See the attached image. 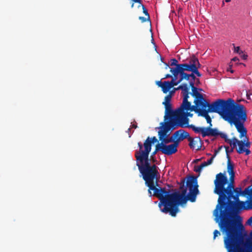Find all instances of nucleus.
Masks as SVG:
<instances>
[{"instance_id": "obj_33", "label": "nucleus", "mask_w": 252, "mask_h": 252, "mask_svg": "<svg viewBox=\"0 0 252 252\" xmlns=\"http://www.w3.org/2000/svg\"><path fill=\"white\" fill-rule=\"evenodd\" d=\"M147 138H149V141L151 143L152 145L158 141L157 138L155 136H153L152 137L148 136Z\"/></svg>"}, {"instance_id": "obj_17", "label": "nucleus", "mask_w": 252, "mask_h": 252, "mask_svg": "<svg viewBox=\"0 0 252 252\" xmlns=\"http://www.w3.org/2000/svg\"><path fill=\"white\" fill-rule=\"evenodd\" d=\"M136 159V165L138 166L139 171L144 170L150 167L152 165H150L149 159V155L144 156L138 155L135 156Z\"/></svg>"}, {"instance_id": "obj_56", "label": "nucleus", "mask_w": 252, "mask_h": 252, "mask_svg": "<svg viewBox=\"0 0 252 252\" xmlns=\"http://www.w3.org/2000/svg\"><path fill=\"white\" fill-rule=\"evenodd\" d=\"M247 98H248V99H250V95H248V94H247Z\"/></svg>"}, {"instance_id": "obj_23", "label": "nucleus", "mask_w": 252, "mask_h": 252, "mask_svg": "<svg viewBox=\"0 0 252 252\" xmlns=\"http://www.w3.org/2000/svg\"><path fill=\"white\" fill-rule=\"evenodd\" d=\"M225 148L227 155V158H228L227 167V172L229 173V174H235V172L234 171V165L232 163H231L229 156L228 155V150L229 149V147H225Z\"/></svg>"}, {"instance_id": "obj_22", "label": "nucleus", "mask_w": 252, "mask_h": 252, "mask_svg": "<svg viewBox=\"0 0 252 252\" xmlns=\"http://www.w3.org/2000/svg\"><path fill=\"white\" fill-rule=\"evenodd\" d=\"M189 85L191 87L192 91L190 94L194 98V99L203 95L202 94L198 92V90L202 91V90L201 89H198L197 88L195 87L192 82H189Z\"/></svg>"}, {"instance_id": "obj_26", "label": "nucleus", "mask_w": 252, "mask_h": 252, "mask_svg": "<svg viewBox=\"0 0 252 252\" xmlns=\"http://www.w3.org/2000/svg\"><path fill=\"white\" fill-rule=\"evenodd\" d=\"M196 138L197 140H194V142L193 143V146H194V148L193 149L196 148V150H199L201 148L202 141L199 137H196Z\"/></svg>"}, {"instance_id": "obj_27", "label": "nucleus", "mask_w": 252, "mask_h": 252, "mask_svg": "<svg viewBox=\"0 0 252 252\" xmlns=\"http://www.w3.org/2000/svg\"><path fill=\"white\" fill-rule=\"evenodd\" d=\"M178 75H177L176 76V78L175 77V76H173V77H172V80L169 82V83H170L171 84H173V87L174 86H176L178 84H179L182 81H183V80H181V76H180V79L177 81V82H175V80L177 79L178 78Z\"/></svg>"}, {"instance_id": "obj_47", "label": "nucleus", "mask_w": 252, "mask_h": 252, "mask_svg": "<svg viewBox=\"0 0 252 252\" xmlns=\"http://www.w3.org/2000/svg\"><path fill=\"white\" fill-rule=\"evenodd\" d=\"M172 76L169 74H166L165 77H164V78H172Z\"/></svg>"}, {"instance_id": "obj_35", "label": "nucleus", "mask_w": 252, "mask_h": 252, "mask_svg": "<svg viewBox=\"0 0 252 252\" xmlns=\"http://www.w3.org/2000/svg\"><path fill=\"white\" fill-rule=\"evenodd\" d=\"M214 236H213V239L215 240L217 237L219 236H220L221 234L220 231H219L217 229H216L214 231Z\"/></svg>"}, {"instance_id": "obj_18", "label": "nucleus", "mask_w": 252, "mask_h": 252, "mask_svg": "<svg viewBox=\"0 0 252 252\" xmlns=\"http://www.w3.org/2000/svg\"><path fill=\"white\" fill-rule=\"evenodd\" d=\"M190 66H188L187 69L190 70V72L194 73L198 77L201 76L198 71V68L201 67L198 59L194 56L191 57L189 61Z\"/></svg>"}, {"instance_id": "obj_9", "label": "nucleus", "mask_w": 252, "mask_h": 252, "mask_svg": "<svg viewBox=\"0 0 252 252\" xmlns=\"http://www.w3.org/2000/svg\"><path fill=\"white\" fill-rule=\"evenodd\" d=\"M220 99H219L216 101L211 103V105L207 109L197 114L198 116H201L205 118L207 123L212 126V119L209 115V112H215L219 114L222 118L221 107Z\"/></svg>"}, {"instance_id": "obj_13", "label": "nucleus", "mask_w": 252, "mask_h": 252, "mask_svg": "<svg viewBox=\"0 0 252 252\" xmlns=\"http://www.w3.org/2000/svg\"><path fill=\"white\" fill-rule=\"evenodd\" d=\"M184 107H185V103H182L180 107L175 110H173L171 104L165 106L164 121H166L167 119H169V120H168V121L176 122L179 111Z\"/></svg>"}, {"instance_id": "obj_48", "label": "nucleus", "mask_w": 252, "mask_h": 252, "mask_svg": "<svg viewBox=\"0 0 252 252\" xmlns=\"http://www.w3.org/2000/svg\"><path fill=\"white\" fill-rule=\"evenodd\" d=\"M162 104L164 105V107L171 104L170 102H162Z\"/></svg>"}, {"instance_id": "obj_31", "label": "nucleus", "mask_w": 252, "mask_h": 252, "mask_svg": "<svg viewBox=\"0 0 252 252\" xmlns=\"http://www.w3.org/2000/svg\"><path fill=\"white\" fill-rule=\"evenodd\" d=\"M158 151L161 152V149L160 146L158 144H157L156 146L155 150L153 152L151 157L155 156Z\"/></svg>"}, {"instance_id": "obj_12", "label": "nucleus", "mask_w": 252, "mask_h": 252, "mask_svg": "<svg viewBox=\"0 0 252 252\" xmlns=\"http://www.w3.org/2000/svg\"><path fill=\"white\" fill-rule=\"evenodd\" d=\"M194 105H191V110H194L195 113L198 114L200 113L207 109L211 105L206 99L203 97V95L197 97L194 100Z\"/></svg>"}, {"instance_id": "obj_50", "label": "nucleus", "mask_w": 252, "mask_h": 252, "mask_svg": "<svg viewBox=\"0 0 252 252\" xmlns=\"http://www.w3.org/2000/svg\"><path fill=\"white\" fill-rule=\"evenodd\" d=\"M231 61H233V62H236V61H239V59H238V58H237V57H234V58H233L232 59V60H231Z\"/></svg>"}, {"instance_id": "obj_43", "label": "nucleus", "mask_w": 252, "mask_h": 252, "mask_svg": "<svg viewBox=\"0 0 252 252\" xmlns=\"http://www.w3.org/2000/svg\"><path fill=\"white\" fill-rule=\"evenodd\" d=\"M244 152L246 153V155H248L251 153V151L248 148H246L244 149Z\"/></svg>"}, {"instance_id": "obj_28", "label": "nucleus", "mask_w": 252, "mask_h": 252, "mask_svg": "<svg viewBox=\"0 0 252 252\" xmlns=\"http://www.w3.org/2000/svg\"><path fill=\"white\" fill-rule=\"evenodd\" d=\"M242 138H243V141L244 142L245 147L247 148H249L251 146V143L248 141V138L247 136V134L246 135V136H244Z\"/></svg>"}, {"instance_id": "obj_38", "label": "nucleus", "mask_w": 252, "mask_h": 252, "mask_svg": "<svg viewBox=\"0 0 252 252\" xmlns=\"http://www.w3.org/2000/svg\"><path fill=\"white\" fill-rule=\"evenodd\" d=\"M234 51L239 54L243 53L242 51H240V47H239V46L234 47Z\"/></svg>"}, {"instance_id": "obj_4", "label": "nucleus", "mask_w": 252, "mask_h": 252, "mask_svg": "<svg viewBox=\"0 0 252 252\" xmlns=\"http://www.w3.org/2000/svg\"><path fill=\"white\" fill-rule=\"evenodd\" d=\"M177 89H181L182 90V94L183 96L182 103H185V107L179 111L175 122L179 127L191 128V126L193 125H189V120L188 117H192L193 114L190 113V112L194 111V110H191V102L188 100V98L189 97V88L187 84L185 83L180 85L177 88Z\"/></svg>"}, {"instance_id": "obj_16", "label": "nucleus", "mask_w": 252, "mask_h": 252, "mask_svg": "<svg viewBox=\"0 0 252 252\" xmlns=\"http://www.w3.org/2000/svg\"><path fill=\"white\" fill-rule=\"evenodd\" d=\"M138 146L139 148V150L135 152V156L138 155H143V156L149 155L152 149V145L149 141V138H147L145 140L143 144L140 142H138Z\"/></svg>"}, {"instance_id": "obj_45", "label": "nucleus", "mask_w": 252, "mask_h": 252, "mask_svg": "<svg viewBox=\"0 0 252 252\" xmlns=\"http://www.w3.org/2000/svg\"><path fill=\"white\" fill-rule=\"evenodd\" d=\"M157 84L158 85V87H160L161 88V86H162V85L163 84V82H162L161 81H158L157 82Z\"/></svg>"}, {"instance_id": "obj_8", "label": "nucleus", "mask_w": 252, "mask_h": 252, "mask_svg": "<svg viewBox=\"0 0 252 252\" xmlns=\"http://www.w3.org/2000/svg\"><path fill=\"white\" fill-rule=\"evenodd\" d=\"M209 125L208 127H196L195 126H191V129L195 133H201L203 137L206 136H217L220 137L225 140L226 138L227 135L224 133L220 132L216 128H212Z\"/></svg>"}, {"instance_id": "obj_30", "label": "nucleus", "mask_w": 252, "mask_h": 252, "mask_svg": "<svg viewBox=\"0 0 252 252\" xmlns=\"http://www.w3.org/2000/svg\"><path fill=\"white\" fill-rule=\"evenodd\" d=\"M217 153H218V151H215V153L212 156V157L209 159H208L207 161H206L207 163V164H208V165L212 164V163L213 162V161L214 158H215V157L216 156Z\"/></svg>"}, {"instance_id": "obj_40", "label": "nucleus", "mask_w": 252, "mask_h": 252, "mask_svg": "<svg viewBox=\"0 0 252 252\" xmlns=\"http://www.w3.org/2000/svg\"><path fill=\"white\" fill-rule=\"evenodd\" d=\"M245 246H247L248 248H251L252 246V242L251 241L247 242L245 244Z\"/></svg>"}, {"instance_id": "obj_3", "label": "nucleus", "mask_w": 252, "mask_h": 252, "mask_svg": "<svg viewBox=\"0 0 252 252\" xmlns=\"http://www.w3.org/2000/svg\"><path fill=\"white\" fill-rule=\"evenodd\" d=\"M185 179L181 183L180 189L181 192L176 191L172 193L169 196L170 201L167 213H169L172 217H175L177 213L179 211V206L186 204L188 200L194 202L196 200L197 195L199 193L198 189L197 178L195 176H190L187 180V186L189 188V192L187 195V188L184 186Z\"/></svg>"}, {"instance_id": "obj_2", "label": "nucleus", "mask_w": 252, "mask_h": 252, "mask_svg": "<svg viewBox=\"0 0 252 252\" xmlns=\"http://www.w3.org/2000/svg\"><path fill=\"white\" fill-rule=\"evenodd\" d=\"M222 118L230 125H234L242 139L247 133L244 124L247 119V110L241 104L235 102L232 98L221 99Z\"/></svg>"}, {"instance_id": "obj_14", "label": "nucleus", "mask_w": 252, "mask_h": 252, "mask_svg": "<svg viewBox=\"0 0 252 252\" xmlns=\"http://www.w3.org/2000/svg\"><path fill=\"white\" fill-rule=\"evenodd\" d=\"M174 136L175 138H177L175 141L178 142V144L181 141H183L185 139H188L189 142V146L191 149H193L194 146H193L194 139L191 137L189 134L184 129H181L176 131L174 133Z\"/></svg>"}, {"instance_id": "obj_24", "label": "nucleus", "mask_w": 252, "mask_h": 252, "mask_svg": "<svg viewBox=\"0 0 252 252\" xmlns=\"http://www.w3.org/2000/svg\"><path fill=\"white\" fill-rule=\"evenodd\" d=\"M175 139H176V138H175V137H174V134H173V135L170 137H165V138L162 139L161 140H160L161 142L158 143V144L160 147L161 146V145H167L166 144L168 143H169L171 142L174 143V142L175 141Z\"/></svg>"}, {"instance_id": "obj_39", "label": "nucleus", "mask_w": 252, "mask_h": 252, "mask_svg": "<svg viewBox=\"0 0 252 252\" xmlns=\"http://www.w3.org/2000/svg\"><path fill=\"white\" fill-rule=\"evenodd\" d=\"M247 208L252 209V199L250 200L248 203Z\"/></svg>"}, {"instance_id": "obj_54", "label": "nucleus", "mask_w": 252, "mask_h": 252, "mask_svg": "<svg viewBox=\"0 0 252 252\" xmlns=\"http://www.w3.org/2000/svg\"><path fill=\"white\" fill-rule=\"evenodd\" d=\"M200 160V159H196L194 161V162H197Z\"/></svg>"}, {"instance_id": "obj_20", "label": "nucleus", "mask_w": 252, "mask_h": 252, "mask_svg": "<svg viewBox=\"0 0 252 252\" xmlns=\"http://www.w3.org/2000/svg\"><path fill=\"white\" fill-rule=\"evenodd\" d=\"M178 142L174 141L173 144L168 145H161V152L162 154L169 156L177 152L178 146Z\"/></svg>"}, {"instance_id": "obj_19", "label": "nucleus", "mask_w": 252, "mask_h": 252, "mask_svg": "<svg viewBox=\"0 0 252 252\" xmlns=\"http://www.w3.org/2000/svg\"><path fill=\"white\" fill-rule=\"evenodd\" d=\"M231 185V187H230L229 188L230 189V191H226L225 193V198H224L223 200L221 201L224 204V200L227 199H232V198H235V196L238 195V197L240 194H241L242 190L241 188H234V185L232 184H230Z\"/></svg>"}, {"instance_id": "obj_42", "label": "nucleus", "mask_w": 252, "mask_h": 252, "mask_svg": "<svg viewBox=\"0 0 252 252\" xmlns=\"http://www.w3.org/2000/svg\"><path fill=\"white\" fill-rule=\"evenodd\" d=\"M139 19L140 20H141V21L142 23L145 22L146 21V18L145 17H142V16H140L139 17Z\"/></svg>"}, {"instance_id": "obj_11", "label": "nucleus", "mask_w": 252, "mask_h": 252, "mask_svg": "<svg viewBox=\"0 0 252 252\" xmlns=\"http://www.w3.org/2000/svg\"><path fill=\"white\" fill-rule=\"evenodd\" d=\"M188 66H190V64L189 62V63H185L184 64L180 65L177 70H175L174 73L176 74H179L180 76H181V80H189V78H191V80L189 82H192L193 84L195 83V80L196 77L195 74L193 72H191V74H188L185 71H190V70L187 69Z\"/></svg>"}, {"instance_id": "obj_36", "label": "nucleus", "mask_w": 252, "mask_h": 252, "mask_svg": "<svg viewBox=\"0 0 252 252\" xmlns=\"http://www.w3.org/2000/svg\"><path fill=\"white\" fill-rule=\"evenodd\" d=\"M229 175H230V178H229L230 183H228V184H232V185H233L234 182L235 174H229Z\"/></svg>"}, {"instance_id": "obj_49", "label": "nucleus", "mask_w": 252, "mask_h": 252, "mask_svg": "<svg viewBox=\"0 0 252 252\" xmlns=\"http://www.w3.org/2000/svg\"><path fill=\"white\" fill-rule=\"evenodd\" d=\"M241 57L243 60H246L247 59L248 56L247 55L244 54Z\"/></svg>"}, {"instance_id": "obj_1", "label": "nucleus", "mask_w": 252, "mask_h": 252, "mask_svg": "<svg viewBox=\"0 0 252 252\" xmlns=\"http://www.w3.org/2000/svg\"><path fill=\"white\" fill-rule=\"evenodd\" d=\"M224 204L222 202H218L213 215L220 231L224 235V247L228 252H245L241 247L244 242L241 231L244 226L236 219L234 214L242 209L249 210V208L245 206L244 202L239 200L238 195L232 199L224 200Z\"/></svg>"}, {"instance_id": "obj_21", "label": "nucleus", "mask_w": 252, "mask_h": 252, "mask_svg": "<svg viewBox=\"0 0 252 252\" xmlns=\"http://www.w3.org/2000/svg\"><path fill=\"white\" fill-rule=\"evenodd\" d=\"M178 62L177 60H176L175 58H173V59H172L170 60V65L171 66H175V67H170V71L172 73L173 76H175V78H176V76L177 75H179V74H176L174 73L175 70H177L176 69L178 68V67L180 65L184 64V63L178 64ZM164 64H165V65L166 66L165 68L167 69L169 67V64L167 63H164Z\"/></svg>"}, {"instance_id": "obj_29", "label": "nucleus", "mask_w": 252, "mask_h": 252, "mask_svg": "<svg viewBox=\"0 0 252 252\" xmlns=\"http://www.w3.org/2000/svg\"><path fill=\"white\" fill-rule=\"evenodd\" d=\"M251 187V186H249L246 188L244 191V193L250 196H252V188Z\"/></svg>"}, {"instance_id": "obj_37", "label": "nucleus", "mask_w": 252, "mask_h": 252, "mask_svg": "<svg viewBox=\"0 0 252 252\" xmlns=\"http://www.w3.org/2000/svg\"><path fill=\"white\" fill-rule=\"evenodd\" d=\"M202 167H201V165H200L199 166H196L195 167L194 170L196 172H200L202 170Z\"/></svg>"}, {"instance_id": "obj_10", "label": "nucleus", "mask_w": 252, "mask_h": 252, "mask_svg": "<svg viewBox=\"0 0 252 252\" xmlns=\"http://www.w3.org/2000/svg\"><path fill=\"white\" fill-rule=\"evenodd\" d=\"M161 126L160 127V130L158 132L159 140L168 137L169 131L170 130H174L177 128L179 126L175 122L165 121L164 123H161Z\"/></svg>"}, {"instance_id": "obj_53", "label": "nucleus", "mask_w": 252, "mask_h": 252, "mask_svg": "<svg viewBox=\"0 0 252 252\" xmlns=\"http://www.w3.org/2000/svg\"><path fill=\"white\" fill-rule=\"evenodd\" d=\"M242 245H243V244H242V245H241V247L243 249H244L245 250V252H252L251 251H249V250H246L245 248H244L243 247H242Z\"/></svg>"}, {"instance_id": "obj_6", "label": "nucleus", "mask_w": 252, "mask_h": 252, "mask_svg": "<svg viewBox=\"0 0 252 252\" xmlns=\"http://www.w3.org/2000/svg\"><path fill=\"white\" fill-rule=\"evenodd\" d=\"M154 186L156 189L163 190V191H162V192H159V194L156 195L154 193V190H150V192L148 191L149 195L150 197L154 196L158 198L159 200L158 207L160 211L164 213L167 214V211L170 204L169 198V196L172 195V193L170 192V189H167L165 187H160L158 184V180H154Z\"/></svg>"}, {"instance_id": "obj_34", "label": "nucleus", "mask_w": 252, "mask_h": 252, "mask_svg": "<svg viewBox=\"0 0 252 252\" xmlns=\"http://www.w3.org/2000/svg\"><path fill=\"white\" fill-rule=\"evenodd\" d=\"M171 93H169L164 98V101L163 102H170L171 100Z\"/></svg>"}, {"instance_id": "obj_52", "label": "nucleus", "mask_w": 252, "mask_h": 252, "mask_svg": "<svg viewBox=\"0 0 252 252\" xmlns=\"http://www.w3.org/2000/svg\"><path fill=\"white\" fill-rule=\"evenodd\" d=\"M137 125L136 124H133L132 125V127L134 128H136L137 127Z\"/></svg>"}, {"instance_id": "obj_46", "label": "nucleus", "mask_w": 252, "mask_h": 252, "mask_svg": "<svg viewBox=\"0 0 252 252\" xmlns=\"http://www.w3.org/2000/svg\"><path fill=\"white\" fill-rule=\"evenodd\" d=\"M201 166L202 168L208 165V164H207V163L205 161V162H203L202 163H201Z\"/></svg>"}, {"instance_id": "obj_57", "label": "nucleus", "mask_w": 252, "mask_h": 252, "mask_svg": "<svg viewBox=\"0 0 252 252\" xmlns=\"http://www.w3.org/2000/svg\"><path fill=\"white\" fill-rule=\"evenodd\" d=\"M226 2H229L230 0H225Z\"/></svg>"}, {"instance_id": "obj_7", "label": "nucleus", "mask_w": 252, "mask_h": 252, "mask_svg": "<svg viewBox=\"0 0 252 252\" xmlns=\"http://www.w3.org/2000/svg\"><path fill=\"white\" fill-rule=\"evenodd\" d=\"M228 179L225 174V172L223 173H220L216 175V179L214 181L215 189L214 192L215 193L219 195L218 203L221 202L224 198H225V193L226 191H230V184H228L225 188V186L228 184Z\"/></svg>"}, {"instance_id": "obj_51", "label": "nucleus", "mask_w": 252, "mask_h": 252, "mask_svg": "<svg viewBox=\"0 0 252 252\" xmlns=\"http://www.w3.org/2000/svg\"><path fill=\"white\" fill-rule=\"evenodd\" d=\"M178 90V89H177H177L174 88V90H173V91H172L170 92V93H171V96H172V94H173L174 93V92H175V90Z\"/></svg>"}, {"instance_id": "obj_25", "label": "nucleus", "mask_w": 252, "mask_h": 252, "mask_svg": "<svg viewBox=\"0 0 252 252\" xmlns=\"http://www.w3.org/2000/svg\"><path fill=\"white\" fill-rule=\"evenodd\" d=\"M173 87V85L169 83V81H164L161 86L162 91L164 94H166Z\"/></svg>"}, {"instance_id": "obj_55", "label": "nucleus", "mask_w": 252, "mask_h": 252, "mask_svg": "<svg viewBox=\"0 0 252 252\" xmlns=\"http://www.w3.org/2000/svg\"><path fill=\"white\" fill-rule=\"evenodd\" d=\"M134 3H135V2H133V3H132V4H131V8H133V6H134Z\"/></svg>"}, {"instance_id": "obj_5", "label": "nucleus", "mask_w": 252, "mask_h": 252, "mask_svg": "<svg viewBox=\"0 0 252 252\" xmlns=\"http://www.w3.org/2000/svg\"><path fill=\"white\" fill-rule=\"evenodd\" d=\"M139 172L145 181V185L149 188L148 191L150 192V190H154V193L156 195L159 194V191H160V192L163 191V190L158 189L154 186V180H158L159 178L158 167L157 165L153 164L151 167L142 170Z\"/></svg>"}, {"instance_id": "obj_32", "label": "nucleus", "mask_w": 252, "mask_h": 252, "mask_svg": "<svg viewBox=\"0 0 252 252\" xmlns=\"http://www.w3.org/2000/svg\"><path fill=\"white\" fill-rule=\"evenodd\" d=\"M141 6L142 7V9H143V12L144 13V14L147 16V19L148 20H150V15L148 13V10L147 9L145 8V7L144 6V5L143 4H141Z\"/></svg>"}, {"instance_id": "obj_41", "label": "nucleus", "mask_w": 252, "mask_h": 252, "mask_svg": "<svg viewBox=\"0 0 252 252\" xmlns=\"http://www.w3.org/2000/svg\"><path fill=\"white\" fill-rule=\"evenodd\" d=\"M247 223L250 225L252 224V217H250L247 221Z\"/></svg>"}, {"instance_id": "obj_44", "label": "nucleus", "mask_w": 252, "mask_h": 252, "mask_svg": "<svg viewBox=\"0 0 252 252\" xmlns=\"http://www.w3.org/2000/svg\"><path fill=\"white\" fill-rule=\"evenodd\" d=\"M232 65L229 64V67L227 68V70L230 71L231 73L233 72V70L231 69Z\"/></svg>"}, {"instance_id": "obj_15", "label": "nucleus", "mask_w": 252, "mask_h": 252, "mask_svg": "<svg viewBox=\"0 0 252 252\" xmlns=\"http://www.w3.org/2000/svg\"><path fill=\"white\" fill-rule=\"evenodd\" d=\"M224 141L232 147L231 150V152L233 151V149L236 147L237 145L238 146V148L236 149L237 152L239 154L244 153V149L246 148L243 140H239L235 137H233L232 139H228L227 136H226V138Z\"/></svg>"}]
</instances>
